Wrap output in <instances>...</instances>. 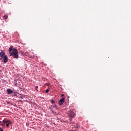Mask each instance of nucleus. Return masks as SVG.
<instances>
[{"mask_svg": "<svg viewBox=\"0 0 131 131\" xmlns=\"http://www.w3.org/2000/svg\"><path fill=\"white\" fill-rule=\"evenodd\" d=\"M10 56L13 57L14 59H19V54L17 49H14L13 51L10 53Z\"/></svg>", "mask_w": 131, "mask_h": 131, "instance_id": "obj_1", "label": "nucleus"}, {"mask_svg": "<svg viewBox=\"0 0 131 131\" xmlns=\"http://www.w3.org/2000/svg\"><path fill=\"white\" fill-rule=\"evenodd\" d=\"M75 115V111L74 110L70 111V112L69 113V116L71 118H73Z\"/></svg>", "mask_w": 131, "mask_h": 131, "instance_id": "obj_2", "label": "nucleus"}, {"mask_svg": "<svg viewBox=\"0 0 131 131\" xmlns=\"http://www.w3.org/2000/svg\"><path fill=\"white\" fill-rule=\"evenodd\" d=\"M2 60H3L2 61V62H3V63H7L8 62V61H9V58H8L7 55H4V57H2Z\"/></svg>", "mask_w": 131, "mask_h": 131, "instance_id": "obj_3", "label": "nucleus"}, {"mask_svg": "<svg viewBox=\"0 0 131 131\" xmlns=\"http://www.w3.org/2000/svg\"><path fill=\"white\" fill-rule=\"evenodd\" d=\"M65 102V98L63 97L62 99H61L59 101H58V104L59 106H61V105L64 103Z\"/></svg>", "mask_w": 131, "mask_h": 131, "instance_id": "obj_4", "label": "nucleus"}, {"mask_svg": "<svg viewBox=\"0 0 131 131\" xmlns=\"http://www.w3.org/2000/svg\"><path fill=\"white\" fill-rule=\"evenodd\" d=\"M7 92L8 95H11V94H13V93H14V91H13L11 89H7Z\"/></svg>", "mask_w": 131, "mask_h": 131, "instance_id": "obj_5", "label": "nucleus"}, {"mask_svg": "<svg viewBox=\"0 0 131 131\" xmlns=\"http://www.w3.org/2000/svg\"><path fill=\"white\" fill-rule=\"evenodd\" d=\"M14 50H16V49L15 48H13V46H11L10 48H9V54L11 53L12 52L14 51Z\"/></svg>", "mask_w": 131, "mask_h": 131, "instance_id": "obj_6", "label": "nucleus"}, {"mask_svg": "<svg viewBox=\"0 0 131 131\" xmlns=\"http://www.w3.org/2000/svg\"><path fill=\"white\" fill-rule=\"evenodd\" d=\"M4 56H6V53H5V52H4V51H1L0 52V57L1 58H3V57H4Z\"/></svg>", "mask_w": 131, "mask_h": 131, "instance_id": "obj_7", "label": "nucleus"}, {"mask_svg": "<svg viewBox=\"0 0 131 131\" xmlns=\"http://www.w3.org/2000/svg\"><path fill=\"white\" fill-rule=\"evenodd\" d=\"M6 126L7 127H9V126H10V124H11L12 122L10 120H8V123H6Z\"/></svg>", "mask_w": 131, "mask_h": 131, "instance_id": "obj_8", "label": "nucleus"}, {"mask_svg": "<svg viewBox=\"0 0 131 131\" xmlns=\"http://www.w3.org/2000/svg\"><path fill=\"white\" fill-rule=\"evenodd\" d=\"M51 111L53 113V114L56 115L57 113H56V112L54 111V110H53V108L51 109Z\"/></svg>", "mask_w": 131, "mask_h": 131, "instance_id": "obj_9", "label": "nucleus"}, {"mask_svg": "<svg viewBox=\"0 0 131 131\" xmlns=\"http://www.w3.org/2000/svg\"><path fill=\"white\" fill-rule=\"evenodd\" d=\"M9 122V120L6 121V120H3L4 123H8Z\"/></svg>", "mask_w": 131, "mask_h": 131, "instance_id": "obj_10", "label": "nucleus"}, {"mask_svg": "<svg viewBox=\"0 0 131 131\" xmlns=\"http://www.w3.org/2000/svg\"><path fill=\"white\" fill-rule=\"evenodd\" d=\"M4 19H8V15H4Z\"/></svg>", "mask_w": 131, "mask_h": 131, "instance_id": "obj_11", "label": "nucleus"}, {"mask_svg": "<svg viewBox=\"0 0 131 131\" xmlns=\"http://www.w3.org/2000/svg\"><path fill=\"white\" fill-rule=\"evenodd\" d=\"M14 84L15 86H17V85H18V83H17V81H14Z\"/></svg>", "mask_w": 131, "mask_h": 131, "instance_id": "obj_12", "label": "nucleus"}, {"mask_svg": "<svg viewBox=\"0 0 131 131\" xmlns=\"http://www.w3.org/2000/svg\"><path fill=\"white\" fill-rule=\"evenodd\" d=\"M50 92V88H48L47 90L46 91V93H49Z\"/></svg>", "mask_w": 131, "mask_h": 131, "instance_id": "obj_13", "label": "nucleus"}, {"mask_svg": "<svg viewBox=\"0 0 131 131\" xmlns=\"http://www.w3.org/2000/svg\"><path fill=\"white\" fill-rule=\"evenodd\" d=\"M50 84V83H47L45 84V85H47V86H49Z\"/></svg>", "mask_w": 131, "mask_h": 131, "instance_id": "obj_14", "label": "nucleus"}, {"mask_svg": "<svg viewBox=\"0 0 131 131\" xmlns=\"http://www.w3.org/2000/svg\"><path fill=\"white\" fill-rule=\"evenodd\" d=\"M13 93H14V96H16L17 97V94H18V93L15 92H14Z\"/></svg>", "mask_w": 131, "mask_h": 131, "instance_id": "obj_15", "label": "nucleus"}, {"mask_svg": "<svg viewBox=\"0 0 131 131\" xmlns=\"http://www.w3.org/2000/svg\"><path fill=\"white\" fill-rule=\"evenodd\" d=\"M52 104H55V101L54 100H51Z\"/></svg>", "mask_w": 131, "mask_h": 131, "instance_id": "obj_16", "label": "nucleus"}, {"mask_svg": "<svg viewBox=\"0 0 131 131\" xmlns=\"http://www.w3.org/2000/svg\"><path fill=\"white\" fill-rule=\"evenodd\" d=\"M53 108H55V109H57V105H54L53 106Z\"/></svg>", "mask_w": 131, "mask_h": 131, "instance_id": "obj_17", "label": "nucleus"}, {"mask_svg": "<svg viewBox=\"0 0 131 131\" xmlns=\"http://www.w3.org/2000/svg\"><path fill=\"white\" fill-rule=\"evenodd\" d=\"M2 126H5V123L3 122L2 124Z\"/></svg>", "mask_w": 131, "mask_h": 131, "instance_id": "obj_18", "label": "nucleus"}, {"mask_svg": "<svg viewBox=\"0 0 131 131\" xmlns=\"http://www.w3.org/2000/svg\"><path fill=\"white\" fill-rule=\"evenodd\" d=\"M0 131H4V129L2 127H0Z\"/></svg>", "mask_w": 131, "mask_h": 131, "instance_id": "obj_19", "label": "nucleus"}, {"mask_svg": "<svg viewBox=\"0 0 131 131\" xmlns=\"http://www.w3.org/2000/svg\"><path fill=\"white\" fill-rule=\"evenodd\" d=\"M37 89H38V86H36L35 87V90H36V91H37Z\"/></svg>", "mask_w": 131, "mask_h": 131, "instance_id": "obj_20", "label": "nucleus"}, {"mask_svg": "<svg viewBox=\"0 0 131 131\" xmlns=\"http://www.w3.org/2000/svg\"><path fill=\"white\" fill-rule=\"evenodd\" d=\"M3 60V57H0V61Z\"/></svg>", "mask_w": 131, "mask_h": 131, "instance_id": "obj_21", "label": "nucleus"}, {"mask_svg": "<svg viewBox=\"0 0 131 131\" xmlns=\"http://www.w3.org/2000/svg\"><path fill=\"white\" fill-rule=\"evenodd\" d=\"M61 97H64V94H61Z\"/></svg>", "mask_w": 131, "mask_h": 131, "instance_id": "obj_22", "label": "nucleus"}, {"mask_svg": "<svg viewBox=\"0 0 131 131\" xmlns=\"http://www.w3.org/2000/svg\"><path fill=\"white\" fill-rule=\"evenodd\" d=\"M20 97L21 98V99H23V97L22 96H20Z\"/></svg>", "mask_w": 131, "mask_h": 131, "instance_id": "obj_23", "label": "nucleus"}, {"mask_svg": "<svg viewBox=\"0 0 131 131\" xmlns=\"http://www.w3.org/2000/svg\"><path fill=\"white\" fill-rule=\"evenodd\" d=\"M0 125H1V123H0Z\"/></svg>", "mask_w": 131, "mask_h": 131, "instance_id": "obj_24", "label": "nucleus"}, {"mask_svg": "<svg viewBox=\"0 0 131 131\" xmlns=\"http://www.w3.org/2000/svg\"><path fill=\"white\" fill-rule=\"evenodd\" d=\"M0 122H1V121H0Z\"/></svg>", "mask_w": 131, "mask_h": 131, "instance_id": "obj_25", "label": "nucleus"}]
</instances>
